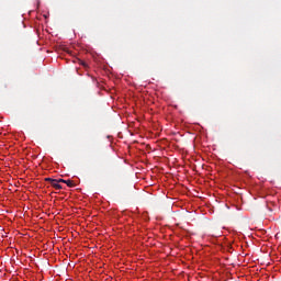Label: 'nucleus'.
<instances>
[{"label": "nucleus", "mask_w": 281, "mask_h": 281, "mask_svg": "<svg viewBox=\"0 0 281 281\" xmlns=\"http://www.w3.org/2000/svg\"><path fill=\"white\" fill-rule=\"evenodd\" d=\"M64 183H66V186H67L68 188H76V183H74L72 180H66V181H64Z\"/></svg>", "instance_id": "2"}, {"label": "nucleus", "mask_w": 281, "mask_h": 281, "mask_svg": "<svg viewBox=\"0 0 281 281\" xmlns=\"http://www.w3.org/2000/svg\"><path fill=\"white\" fill-rule=\"evenodd\" d=\"M45 181H47L55 190H63V186H60L57 179L45 178Z\"/></svg>", "instance_id": "1"}, {"label": "nucleus", "mask_w": 281, "mask_h": 281, "mask_svg": "<svg viewBox=\"0 0 281 281\" xmlns=\"http://www.w3.org/2000/svg\"><path fill=\"white\" fill-rule=\"evenodd\" d=\"M56 180L58 181V183H65V181H67L65 179H56Z\"/></svg>", "instance_id": "3"}]
</instances>
